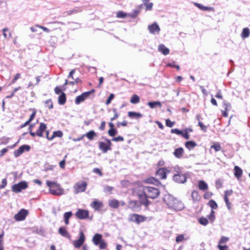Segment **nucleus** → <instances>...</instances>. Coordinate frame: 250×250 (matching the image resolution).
Segmentation results:
<instances>
[{
    "mask_svg": "<svg viewBox=\"0 0 250 250\" xmlns=\"http://www.w3.org/2000/svg\"><path fill=\"white\" fill-rule=\"evenodd\" d=\"M164 201L169 208L176 211L181 210L184 208V204L170 194L165 195Z\"/></svg>",
    "mask_w": 250,
    "mask_h": 250,
    "instance_id": "nucleus-1",
    "label": "nucleus"
},
{
    "mask_svg": "<svg viewBox=\"0 0 250 250\" xmlns=\"http://www.w3.org/2000/svg\"><path fill=\"white\" fill-rule=\"evenodd\" d=\"M35 125L34 124H31L29 125L28 127V131L30 135L33 137H43V133L44 132L47 131L46 130L47 126L46 125L43 123H40L39 124V127L36 132H33V127Z\"/></svg>",
    "mask_w": 250,
    "mask_h": 250,
    "instance_id": "nucleus-2",
    "label": "nucleus"
},
{
    "mask_svg": "<svg viewBox=\"0 0 250 250\" xmlns=\"http://www.w3.org/2000/svg\"><path fill=\"white\" fill-rule=\"evenodd\" d=\"M143 193L142 195L143 198L146 199L149 198L152 199L156 198L160 194L158 189L151 187H144L143 188Z\"/></svg>",
    "mask_w": 250,
    "mask_h": 250,
    "instance_id": "nucleus-3",
    "label": "nucleus"
},
{
    "mask_svg": "<svg viewBox=\"0 0 250 250\" xmlns=\"http://www.w3.org/2000/svg\"><path fill=\"white\" fill-rule=\"evenodd\" d=\"M148 203L147 199H144L142 195H140V201H130L128 204V207L134 211H138L141 209V204L146 206L148 205Z\"/></svg>",
    "mask_w": 250,
    "mask_h": 250,
    "instance_id": "nucleus-4",
    "label": "nucleus"
},
{
    "mask_svg": "<svg viewBox=\"0 0 250 250\" xmlns=\"http://www.w3.org/2000/svg\"><path fill=\"white\" fill-rule=\"evenodd\" d=\"M46 185L49 187V192L53 195H60L62 193L60 185L50 181H46Z\"/></svg>",
    "mask_w": 250,
    "mask_h": 250,
    "instance_id": "nucleus-5",
    "label": "nucleus"
},
{
    "mask_svg": "<svg viewBox=\"0 0 250 250\" xmlns=\"http://www.w3.org/2000/svg\"><path fill=\"white\" fill-rule=\"evenodd\" d=\"M93 243L96 246H99V248L101 250L106 248V244L102 239V235L100 234H95L92 239Z\"/></svg>",
    "mask_w": 250,
    "mask_h": 250,
    "instance_id": "nucleus-6",
    "label": "nucleus"
},
{
    "mask_svg": "<svg viewBox=\"0 0 250 250\" xmlns=\"http://www.w3.org/2000/svg\"><path fill=\"white\" fill-rule=\"evenodd\" d=\"M28 184L25 181H22L19 182L18 184H14L12 187V190L14 192L19 193L22 190L28 188Z\"/></svg>",
    "mask_w": 250,
    "mask_h": 250,
    "instance_id": "nucleus-7",
    "label": "nucleus"
},
{
    "mask_svg": "<svg viewBox=\"0 0 250 250\" xmlns=\"http://www.w3.org/2000/svg\"><path fill=\"white\" fill-rule=\"evenodd\" d=\"M106 143L103 142H99V149L102 151L103 153H106L108 150L111 149V146L112 145L111 141L108 139H104Z\"/></svg>",
    "mask_w": 250,
    "mask_h": 250,
    "instance_id": "nucleus-8",
    "label": "nucleus"
},
{
    "mask_svg": "<svg viewBox=\"0 0 250 250\" xmlns=\"http://www.w3.org/2000/svg\"><path fill=\"white\" fill-rule=\"evenodd\" d=\"M146 219V217L135 213L130 214L129 216V220L130 221L135 222L138 224L145 221Z\"/></svg>",
    "mask_w": 250,
    "mask_h": 250,
    "instance_id": "nucleus-9",
    "label": "nucleus"
},
{
    "mask_svg": "<svg viewBox=\"0 0 250 250\" xmlns=\"http://www.w3.org/2000/svg\"><path fill=\"white\" fill-rule=\"evenodd\" d=\"M95 91L94 89L82 93L81 95L77 96L75 99V104H79L80 103L83 102L86 99H87L90 95Z\"/></svg>",
    "mask_w": 250,
    "mask_h": 250,
    "instance_id": "nucleus-10",
    "label": "nucleus"
},
{
    "mask_svg": "<svg viewBox=\"0 0 250 250\" xmlns=\"http://www.w3.org/2000/svg\"><path fill=\"white\" fill-rule=\"evenodd\" d=\"M28 214L27 210L22 208L14 215V219L17 221L24 220Z\"/></svg>",
    "mask_w": 250,
    "mask_h": 250,
    "instance_id": "nucleus-11",
    "label": "nucleus"
},
{
    "mask_svg": "<svg viewBox=\"0 0 250 250\" xmlns=\"http://www.w3.org/2000/svg\"><path fill=\"white\" fill-rule=\"evenodd\" d=\"M87 187V183L84 181L77 182L74 186L75 192L78 193L84 191Z\"/></svg>",
    "mask_w": 250,
    "mask_h": 250,
    "instance_id": "nucleus-12",
    "label": "nucleus"
},
{
    "mask_svg": "<svg viewBox=\"0 0 250 250\" xmlns=\"http://www.w3.org/2000/svg\"><path fill=\"white\" fill-rule=\"evenodd\" d=\"M173 180L180 184H183L187 182V176L186 174H175L173 177Z\"/></svg>",
    "mask_w": 250,
    "mask_h": 250,
    "instance_id": "nucleus-13",
    "label": "nucleus"
},
{
    "mask_svg": "<svg viewBox=\"0 0 250 250\" xmlns=\"http://www.w3.org/2000/svg\"><path fill=\"white\" fill-rule=\"evenodd\" d=\"M88 210L82 209H79L76 213V216L79 219H85L88 217Z\"/></svg>",
    "mask_w": 250,
    "mask_h": 250,
    "instance_id": "nucleus-14",
    "label": "nucleus"
},
{
    "mask_svg": "<svg viewBox=\"0 0 250 250\" xmlns=\"http://www.w3.org/2000/svg\"><path fill=\"white\" fill-rule=\"evenodd\" d=\"M85 240V236L83 231L80 232L79 239L73 241V245L75 248H80L83 244Z\"/></svg>",
    "mask_w": 250,
    "mask_h": 250,
    "instance_id": "nucleus-15",
    "label": "nucleus"
},
{
    "mask_svg": "<svg viewBox=\"0 0 250 250\" xmlns=\"http://www.w3.org/2000/svg\"><path fill=\"white\" fill-rule=\"evenodd\" d=\"M148 29L149 33L153 34H159L160 31V28L159 25L156 22H154L151 25H149L148 26Z\"/></svg>",
    "mask_w": 250,
    "mask_h": 250,
    "instance_id": "nucleus-16",
    "label": "nucleus"
},
{
    "mask_svg": "<svg viewBox=\"0 0 250 250\" xmlns=\"http://www.w3.org/2000/svg\"><path fill=\"white\" fill-rule=\"evenodd\" d=\"M62 136V133L61 131H54L53 134L51 136H49V131H46V138L48 140H52L55 137H61Z\"/></svg>",
    "mask_w": 250,
    "mask_h": 250,
    "instance_id": "nucleus-17",
    "label": "nucleus"
},
{
    "mask_svg": "<svg viewBox=\"0 0 250 250\" xmlns=\"http://www.w3.org/2000/svg\"><path fill=\"white\" fill-rule=\"evenodd\" d=\"M167 168L164 167L160 168L157 170L156 176L162 179H166L167 178Z\"/></svg>",
    "mask_w": 250,
    "mask_h": 250,
    "instance_id": "nucleus-18",
    "label": "nucleus"
},
{
    "mask_svg": "<svg viewBox=\"0 0 250 250\" xmlns=\"http://www.w3.org/2000/svg\"><path fill=\"white\" fill-rule=\"evenodd\" d=\"M158 50L164 55H167L169 53V49L166 47L163 44H161L158 46Z\"/></svg>",
    "mask_w": 250,
    "mask_h": 250,
    "instance_id": "nucleus-19",
    "label": "nucleus"
},
{
    "mask_svg": "<svg viewBox=\"0 0 250 250\" xmlns=\"http://www.w3.org/2000/svg\"><path fill=\"white\" fill-rule=\"evenodd\" d=\"M55 92L57 94H61L59 97V103L60 104H62V92L61 87L56 86L54 89Z\"/></svg>",
    "mask_w": 250,
    "mask_h": 250,
    "instance_id": "nucleus-20",
    "label": "nucleus"
},
{
    "mask_svg": "<svg viewBox=\"0 0 250 250\" xmlns=\"http://www.w3.org/2000/svg\"><path fill=\"white\" fill-rule=\"evenodd\" d=\"M103 206V203L97 200L94 201L91 204V206L96 210H99Z\"/></svg>",
    "mask_w": 250,
    "mask_h": 250,
    "instance_id": "nucleus-21",
    "label": "nucleus"
},
{
    "mask_svg": "<svg viewBox=\"0 0 250 250\" xmlns=\"http://www.w3.org/2000/svg\"><path fill=\"white\" fill-rule=\"evenodd\" d=\"M184 153V149L182 147H179L175 149L173 152L174 155L177 158H181Z\"/></svg>",
    "mask_w": 250,
    "mask_h": 250,
    "instance_id": "nucleus-22",
    "label": "nucleus"
},
{
    "mask_svg": "<svg viewBox=\"0 0 250 250\" xmlns=\"http://www.w3.org/2000/svg\"><path fill=\"white\" fill-rule=\"evenodd\" d=\"M234 175L238 179H239L243 173L242 170L238 166H235L234 168Z\"/></svg>",
    "mask_w": 250,
    "mask_h": 250,
    "instance_id": "nucleus-23",
    "label": "nucleus"
},
{
    "mask_svg": "<svg viewBox=\"0 0 250 250\" xmlns=\"http://www.w3.org/2000/svg\"><path fill=\"white\" fill-rule=\"evenodd\" d=\"M83 136L86 137L89 140H92L95 137L97 136V134L93 130H90L86 134H83Z\"/></svg>",
    "mask_w": 250,
    "mask_h": 250,
    "instance_id": "nucleus-24",
    "label": "nucleus"
},
{
    "mask_svg": "<svg viewBox=\"0 0 250 250\" xmlns=\"http://www.w3.org/2000/svg\"><path fill=\"white\" fill-rule=\"evenodd\" d=\"M128 116L131 118L138 119L143 117V115L139 112L129 111L128 112Z\"/></svg>",
    "mask_w": 250,
    "mask_h": 250,
    "instance_id": "nucleus-25",
    "label": "nucleus"
},
{
    "mask_svg": "<svg viewBox=\"0 0 250 250\" xmlns=\"http://www.w3.org/2000/svg\"><path fill=\"white\" fill-rule=\"evenodd\" d=\"M145 182L148 184H152L157 185L160 184L158 180L155 179L154 177H149L145 180Z\"/></svg>",
    "mask_w": 250,
    "mask_h": 250,
    "instance_id": "nucleus-26",
    "label": "nucleus"
},
{
    "mask_svg": "<svg viewBox=\"0 0 250 250\" xmlns=\"http://www.w3.org/2000/svg\"><path fill=\"white\" fill-rule=\"evenodd\" d=\"M196 146H197L196 143L192 141H188L185 144L186 147L189 150H190V149L193 148Z\"/></svg>",
    "mask_w": 250,
    "mask_h": 250,
    "instance_id": "nucleus-27",
    "label": "nucleus"
},
{
    "mask_svg": "<svg viewBox=\"0 0 250 250\" xmlns=\"http://www.w3.org/2000/svg\"><path fill=\"white\" fill-rule=\"evenodd\" d=\"M147 104L151 108H154L157 106L161 107L162 105L161 102L159 101L150 102Z\"/></svg>",
    "mask_w": 250,
    "mask_h": 250,
    "instance_id": "nucleus-28",
    "label": "nucleus"
},
{
    "mask_svg": "<svg viewBox=\"0 0 250 250\" xmlns=\"http://www.w3.org/2000/svg\"><path fill=\"white\" fill-rule=\"evenodd\" d=\"M199 188L200 190L205 191L208 188L207 184H206L204 181H200L198 184Z\"/></svg>",
    "mask_w": 250,
    "mask_h": 250,
    "instance_id": "nucleus-29",
    "label": "nucleus"
},
{
    "mask_svg": "<svg viewBox=\"0 0 250 250\" xmlns=\"http://www.w3.org/2000/svg\"><path fill=\"white\" fill-rule=\"evenodd\" d=\"M194 4L197 7H198L199 9H200L201 10H202L210 11L213 9V8L211 7L204 6L203 5L198 3H195Z\"/></svg>",
    "mask_w": 250,
    "mask_h": 250,
    "instance_id": "nucleus-30",
    "label": "nucleus"
},
{
    "mask_svg": "<svg viewBox=\"0 0 250 250\" xmlns=\"http://www.w3.org/2000/svg\"><path fill=\"white\" fill-rule=\"evenodd\" d=\"M191 197L194 201H198L201 198L198 194V192L196 190H194L192 192Z\"/></svg>",
    "mask_w": 250,
    "mask_h": 250,
    "instance_id": "nucleus-31",
    "label": "nucleus"
},
{
    "mask_svg": "<svg viewBox=\"0 0 250 250\" xmlns=\"http://www.w3.org/2000/svg\"><path fill=\"white\" fill-rule=\"evenodd\" d=\"M72 213L71 211L66 212L64 214V222L66 225L69 224V219L72 216Z\"/></svg>",
    "mask_w": 250,
    "mask_h": 250,
    "instance_id": "nucleus-32",
    "label": "nucleus"
},
{
    "mask_svg": "<svg viewBox=\"0 0 250 250\" xmlns=\"http://www.w3.org/2000/svg\"><path fill=\"white\" fill-rule=\"evenodd\" d=\"M109 206L113 208H117L119 206V202L115 199H113L109 201Z\"/></svg>",
    "mask_w": 250,
    "mask_h": 250,
    "instance_id": "nucleus-33",
    "label": "nucleus"
},
{
    "mask_svg": "<svg viewBox=\"0 0 250 250\" xmlns=\"http://www.w3.org/2000/svg\"><path fill=\"white\" fill-rule=\"evenodd\" d=\"M29 110L32 111V114L30 115V118L28 120V121L30 123L36 115L37 110L35 108H30L29 109Z\"/></svg>",
    "mask_w": 250,
    "mask_h": 250,
    "instance_id": "nucleus-34",
    "label": "nucleus"
},
{
    "mask_svg": "<svg viewBox=\"0 0 250 250\" xmlns=\"http://www.w3.org/2000/svg\"><path fill=\"white\" fill-rule=\"evenodd\" d=\"M130 102L131 103L133 104H138L140 102L139 97L136 94L133 95L131 97Z\"/></svg>",
    "mask_w": 250,
    "mask_h": 250,
    "instance_id": "nucleus-35",
    "label": "nucleus"
},
{
    "mask_svg": "<svg viewBox=\"0 0 250 250\" xmlns=\"http://www.w3.org/2000/svg\"><path fill=\"white\" fill-rule=\"evenodd\" d=\"M45 107L48 109H51L53 107V102L51 99H48L44 102Z\"/></svg>",
    "mask_w": 250,
    "mask_h": 250,
    "instance_id": "nucleus-36",
    "label": "nucleus"
},
{
    "mask_svg": "<svg viewBox=\"0 0 250 250\" xmlns=\"http://www.w3.org/2000/svg\"><path fill=\"white\" fill-rule=\"evenodd\" d=\"M3 35L5 38H9L11 37V33L8 28L3 29Z\"/></svg>",
    "mask_w": 250,
    "mask_h": 250,
    "instance_id": "nucleus-37",
    "label": "nucleus"
},
{
    "mask_svg": "<svg viewBox=\"0 0 250 250\" xmlns=\"http://www.w3.org/2000/svg\"><path fill=\"white\" fill-rule=\"evenodd\" d=\"M250 34V30L248 28H245L243 29L242 33V37L246 38L249 37Z\"/></svg>",
    "mask_w": 250,
    "mask_h": 250,
    "instance_id": "nucleus-38",
    "label": "nucleus"
},
{
    "mask_svg": "<svg viewBox=\"0 0 250 250\" xmlns=\"http://www.w3.org/2000/svg\"><path fill=\"white\" fill-rule=\"evenodd\" d=\"M210 147L213 148L215 151H219L221 149V146L218 143H214Z\"/></svg>",
    "mask_w": 250,
    "mask_h": 250,
    "instance_id": "nucleus-39",
    "label": "nucleus"
},
{
    "mask_svg": "<svg viewBox=\"0 0 250 250\" xmlns=\"http://www.w3.org/2000/svg\"><path fill=\"white\" fill-rule=\"evenodd\" d=\"M199 222L203 226H206L208 225V221L206 218L202 217L199 219Z\"/></svg>",
    "mask_w": 250,
    "mask_h": 250,
    "instance_id": "nucleus-40",
    "label": "nucleus"
},
{
    "mask_svg": "<svg viewBox=\"0 0 250 250\" xmlns=\"http://www.w3.org/2000/svg\"><path fill=\"white\" fill-rule=\"evenodd\" d=\"M208 205L212 209H216L218 207L217 203L213 200H211L209 201Z\"/></svg>",
    "mask_w": 250,
    "mask_h": 250,
    "instance_id": "nucleus-41",
    "label": "nucleus"
},
{
    "mask_svg": "<svg viewBox=\"0 0 250 250\" xmlns=\"http://www.w3.org/2000/svg\"><path fill=\"white\" fill-rule=\"evenodd\" d=\"M223 107L226 111H229L231 108V104L229 102H224L223 103Z\"/></svg>",
    "mask_w": 250,
    "mask_h": 250,
    "instance_id": "nucleus-42",
    "label": "nucleus"
},
{
    "mask_svg": "<svg viewBox=\"0 0 250 250\" xmlns=\"http://www.w3.org/2000/svg\"><path fill=\"white\" fill-rule=\"evenodd\" d=\"M208 219L211 222H213L215 218V212L213 209H211L210 214L208 216Z\"/></svg>",
    "mask_w": 250,
    "mask_h": 250,
    "instance_id": "nucleus-43",
    "label": "nucleus"
},
{
    "mask_svg": "<svg viewBox=\"0 0 250 250\" xmlns=\"http://www.w3.org/2000/svg\"><path fill=\"white\" fill-rule=\"evenodd\" d=\"M23 152L21 148H20L19 147L18 149L15 150L14 155L16 157H17L20 156Z\"/></svg>",
    "mask_w": 250,
    "mask_h": 250,
    "instance_id": "nucleus-44",
    "label": "nucleus"
},
{
    "mask_svg": "<svg viewBox=\"0 0 250 250\" xmlns=\"http://www.w3.org/2000/svg\"><path fill=\"white\" fill-rule=\"evenodd\" d=\"M108 133L109 136L113 137L117 133V130L114 128L109 129Z\"/></svg>",
    "mask_w": 250,
    "mask_h": 250,
    "instance_id": "nucleus-45",
    "label": "nucleus"
},
{
    "mask_svg": "<svg viewBox=\"0 0 250 250\" xmlns=\"http://www.w3.org/2000/svg\"><path fill=\"white\" fill-rule=\"evenodd\" d=\"M21 78V74L17 73L15 75L14 78L13 79L10 83V84L14 83L19 79Z\"/></svg>",
    "mask_w": 250,
    "mask_h": 250,
    "instance_id": "nucleus-46",
    "label": "nucleus"
},
{
    "mask_svg": "<svg viewBox=\"0 0 250 250\" xmlns=\"http://www.w3.org/2000/svg\"><path fill=\"white\" fill-rule=\"evenodd\" d=\"M113 111L114 113V116L112 118H111L110 119L111 121H113L116 120L119 116V114L117 112V109L116 108H113Z\"/></svg>",
    "mask_w": 250,
    "mask_h": 250,
    "instance_id": "nucleus-47",
    "label": "nucleus"
},
{
    "mask_svg": "<svg viewBox=\"0 0 250 250\" xmlns=\"http://www.w3.org/2000/svg\"><path fill=\"white\" fill-rule=\"evenodd\" d=\"M184 240V236L183 234L178 235L176 238L177 243H180Z\"/></svg>",
    "mask_w": 250,
    "mask_h": 250,
    "instance_id": "nucleus-48",
    "label": "nucleus"
},
{
    "mask_svg": "<svg viewBox=\"0 0 250 250\" xmlns=\"http://www.w3.org/2000/svg\"><path fill=\"white\" fill-rule=\"evenodd\" d=\"M22 149L23 152H24L25 151H28L30 149V146L28 145H22L20 147V148H21Z\"/></svg>",
    "mask_w": 250,
    "mask_h": 250,
    "instance_id": "nucleus-49",
    "label": "nucleus"
},
{
    "mask_svg": "<svg viewBox=\"0 0 250 250\" xmlns=\"http://www.w3.org/2000/svg\"><path fill=\"white\" fill-rule=\"evenodd\" d=\"M171 132L172 133H175L177 135H181L183 131L180 130H179L178 129L174 128V129H172L171 130Z\"/></svg>",
    "mask_w": 250,
    "mask_h": 250,
    "instance_id": "nucleus-50",
    "label": "nucleus"
},
{
    "mask_svg": "<svg viewBox=\"0 0 250 250\" xmlns=\"http://www.w3.org/2000/svg\"><path fill=\"white\" fill-rule=\"evenodd\" d=\"M229 241V238L225 236H222L219 242V244H223Z\"/></svg>",
    "mask_w": 250,
    "mask_h": 250,
    "instance_id": "nucleus-51",
    "label": "nucleus"
},
{
    "mask_svg": "<svg viewBox=\"0 0 250 250\" xmlns=\"http://www.w3.org/2000/svg\"><path fill=\"white\" fill-rule=\"evenodd\" d=\"M198 125L199 126H200V127H201V129L203 130L204 132H206L207 131V127L204 125L203 124L199 121L198 122Z\"/></svg>",
    "mask_w": 250,
    "mask_h": 250,
    "instance_id": "nucleus-52",
    "label": "nucleus"
},
{
    "mask_svg": "<svg viewBox=\"0 0 250 250\" xmlns=\"http://www.w3.org/2000/svg\"><path fill=\"white\" fill-rule=\"evenodd\" d=\"M114 98V95L113 94H110L107 100L106 101V104L108 105L109 104H110L111 100H113Z\"/></svg>",
    "mask_w": 250,
    "mask_h": 250,
    "instance_id": "nucleus-53",
    "label": "nucleus"
},
{
    "mask_svg": "<svg viewBox=\"0 0 250 250\" xmlns=\"http://www.w3.org/2000/svg\"><path fill=\"white\" fill-rule=\"evenodd\" d=\"M7 182L6 179L2 180L1 184L0 185V189L4 188L7 185Z\"/></svg>",
    "mask_w": 250,
    "mask_h": 250,
    "instance_id": "nucleus-54",
    "label": "nucleus"
},
{
    "mask_svg": "<svg viewBox=\"0 0 250 250\" xmlns=\"http://www.w3.org/2000/svg\"><path fill=\"white\" fill-rule=\"evenodd\" d=\"M126 16V14L122 11L118 12L117 14V17L120 18H124Z\"/></svg>",
    "mask_w": 250,
    "mask_h": 250,
    "instance_id": "nucleus-55",
    "label": "nucleus"
},
{
    "mask_svg": "<svg viewBox=\"0 0 250 250\" xmlns=\"http://www.w3.org/2000/svg\"><path fill=\"white\" fill-rule=\"evenodd\" d=\"M112 140L113 141H115V142H119V141H123L124 140V139L123 137L122 136H118L117 137H114L112 138Z\"/></svg>",
    "mask_w": 250,
    "mask_h": 250,
    "instance_id": "nucleus-56",
    "label": "nucleus"
},
{
    "mask_svg": "<svg viewBox=\"0 0 250 250\" xmlns=\"http://www.w3.org/2000/svg\"><path fill=\"white\" fill-rule=\"evenodd\" d=\"M153 4L152 2H149L148 4H147L146 6V10H151L152 9Z\"/></svg>",
    "mask_w": 250,
    "mask_h": 250,
    "instance_id": "nucleus-57",
    "label": "nucleus"
},
{
    "mask_svg": "<svg viewBox=\"0 0 250 250\" xmlns=\"http://www.w3.org/2000/svg\"><path fill=\"white\" fill-rule=\"evenodd\" d=\"M166 125L169 127H172L174 125V123L170 121V120L167 119L166 121Z\"/></svg>",
    "mask_w": 250,
    "mask_h": 250,
    "instance_id": "nucleus-58",
    "label": "nucleus"
},
{
    "mask_svg": "<svg viewBox=\"0 0 250 250\" xmlns=\"http://www.w3.org/2000/svg\"><path fill=\"white\" fill-rule=\"evenodd\" d=\"M181 136L186 139H189V135L187 130H185L184 132L183 131Z\"/></svg>",
    "mask_w": 250,
    "mask_h": 250,
    "instance_id": "nucleus-59",
    "label": "nucleus"
},
{
    "mask_svg": "<svg viewBox=\"0 0 250 250\" xmlns=\"http://www.w3.org/2000/svg\"><path fill=\"white\" fill-rule=\"evenodd\" d=\"M174 170L175 172H176V174H180L181 173V168L178 166H176L174 167Z\"/></svg>",
    "mask_w": 250,
    "mask_h": 250,
    "instance_id": "nucleus-60",
    "label": "nucleus"
},
{
    "mask_svg": "<svg viewBox=\"0 0 250 250\" xmlns=\"http://www.w3.org/2000/svg\"><path fill=\"white\" fill-rule=\"evenodd\" d=\"M8 151V149L7 148H4L2 149L0 151V157H2L4 155L5 153H6Z\"/></svg>",
    "mask_w": 250,
    "mask_h": 250,
    "instance_id": "nucleus-61",
    "label": "nucleus"
},
{
    "mask_svg": "<svg viewBox=\"0 0 250 250\" xmlns=\"http://www.w3.org/2000/svg\"><path fill=\"white\" fill-rule=\"evenodd\" d=\"M113 187L110 186H106L104 188V190L105 192H110L113 190Z\"/></svg>",
    "mask_w": 250,
    "mask_h": 250,
    "instance_id": "nucleus-62",
    "label": "nucleus"
},
{
    "mask_svg": "<svg viewBox=\"0 0 250 250\" xmlns=\"http://www.w3.org/2000/svg\"><path fill=\"white\" fill-rule=\"evenodd\" d=\"M200 88L202 91V92L204 95L207 96L208 94L207 91L204 88L203 86H200Z\"/></svg>",
    "mask_w": 250,
    "mask_h": 250,
    "instance_id": "nucleus-63",
    "label": "nucleus"
},
{
    "mask_svg": "<svg viewBox=\"0 0 250 250\" xmlns=\"http://www.w3.org/2000/svg\"><path fill=\"white\" fill-rule=\"evenodd\" d=\"M218 248L220 250H227L228 249V247L226 245L221 246L220 245H218Z\"/></svg>",
    "mask_w": 250,
    "mask_h": 250,
    "instance_id": "nucleus-64",
    "label": "nucleus"
}]
</instances>
